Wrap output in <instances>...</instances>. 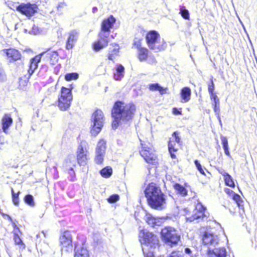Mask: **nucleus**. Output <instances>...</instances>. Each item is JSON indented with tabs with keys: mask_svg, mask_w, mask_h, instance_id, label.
<instances>
[{
	"mask_svg": "<svg viewBox=\"0 0 257 257\" xmlns=\"http://www.w3.org/2000/svg\"><path fill=\"white\" fill-rule=\"evenodd\" d=\"M137 111V107L133 102L126 103L123 101H115L111 110V115L113 118L112 128L115 130L122 121L124 123L131 122L134 119Z\"/></svg>",
	"mask_w": 257,
	"mask_h": 257,
	"instance_id": "f257e3e1",
	"label": "nucleus"
},
{
	"mask_svg": "<svg viewBox=\"0 0 257 257\" xmlns=\"http://www.w3.org/2000/svg\"><path fill=\"white\" fill-rule=\"evenodd\" d=\"M144 193L148 205L152 209L162 210L166 203V196L161 188L155 183H149Z\"/></svg>",
	"mask_w": 257,
	"mask_h": 257,
	"instance_id": "f03ea898",
	"label": "nucleus"
},
{
	"mask_svg": "<svg viewBox=\"0 0 257 257\" xmlns=\"http://www.w3.org/2000/svg\"><path fill=\"white\" fill-rule=\"evenodd\" d=\"M145 39L149 49L156 52L164 50L167 47L166 42L163 39L161 40V36L157 31H149L146 35Z\"/></svg>",
	"mask_w": 257,
	"mask_h": 257,
	"instance_id": "7ed1b4c3",
	"label": "nucleus"
},
{
	"mask_svg": "<svg viewBox=\"0 0 257 257\" xmlns=\"http://www.w3.org/2000/svg\"><path fill=\"white\" fill-rule=\"evenodd\" d=\"M72 89V85L69 88L65 86L61 88L57 101V106L61 111H66L70 108L73 100Z\"/></svg>",
	"mask_w": 257,
	"mask_h": 257,
	"instance_id": "20e7f679",
	"label": "nucleus"
},
{
	"mask_svg": "<svg viewBox=\"0 0 257 257\" xmlns=\"http://www.w3.org/2000/svg\"><path fill=\"white\" fill-rule=\"evenodd\" d=\"M91 121L92 124L90 132L92 136H96L101 131L103 126L104 115L100 109H96L92 114Z\"/></svg>",
	"mask_w": 257,
	"mask_h": 257,
	"instance_id": "39448f33",
	"label": "nucleus"
},
{
	"mask_svg": "<svg viewBox=\"0 0 257 257\" xmlns=\"http://www.w3.org/2000/svg\"><path fill=\"white\" fill-rule=\"evenodd\" d=\"M161 235L164 242L171 247L176 245L180 240L176 229L173 227H165L161 230Z\"/></svg>",
	"mask_w": 257,
	"mask_h": 257,
	"instance_id": "423d86ee",
	"label": "nucleus"
},
{
	"mask_svg": "<svg viewBox=\"0 0 257 257\" xmlns=\"http://www.w3.org/2000/svg\"><path fill=\"white\" fill-rule=\"evenodd\" d=\"M139 241L142 244L149 246L150 248H155L159 245V239L157 235L152 232L141 230L139 233Z\"/></svg>",
	"mask_w": 257,
	"mask_h": 257,
	"instance_id": "0eeeda50",
	"label": "nucleus"
},
{
	"mask_svg": "<svg viewBox=\"0 0 257 257\" xmlns=\"http://www.w3.org/2000/svg\"><path fill=\"white\" fill-rule=\"evenodd\" d=\"M207 208L200 203H197L193 211L192 214L190 215L187 209H184L187 220L192 222L199 219H203L207 218L208 216L206 213Z\"/></svg>",
	"mask_w": 257,
	"mask_h": 257,
	"instance_id": "6e6552de",
	"label": "nucleus"
},
{
	"mask_svg": "<svg viewBox=\"0 0 257 257\" xmlns=\"http://www.w3.org/2000/svg\"><path fill=\"white\" fill-rule=\"evenodd\" d=\"M141 149L139 153L146 162L152 165H157L158 164L157 156L152 149L142 141H141Z\"/></svg>",
	"mask_w": 257,
	"mask_h": 257,
	"instance_id": "1a4fd4ad",
	"label": "nucleus"
},
{
	"mask_svg": "<svg viewBox=\"0 0 257 257\" xmlns=\"http://www.w3.org/2000/svg\"><path fill=\"white\" fill-rule=\"evenodd\" d=\"M59 245L62 251L69 252L73 248L72 236L70 231H62L59 238Z\"/></svg>",
	"mask_w": 257,
	"mask_h": 257,
	"instance_id": "9d476101",
	"label": "nucleus"
},
{
	"mask_svg": "<svg viewBox=\"0 0 257 257\" xmlns=\"http://www.w3.org/2000/svg\"><path fill=\"white\" fill-rule=\"evenodd\" d=\"M109 43V36L103 32H99L98 39L91 44V48L94 52H99L106 48Z\"/></svg>",
	"mask_w": 257,
	"mask_h": 257,
	"instance_id": "9b49d317",
	"label": "nucleus"
},
{
	"mask_svg": "<svg viewBox=\"0 0 257 257\" xmlns=\"http://www.w3.org/2000/svg\"><path fill=\"white\" fill-rule=\"evenodd\" d=\"M76 161L80 166H85L87 165L89 159L88 151L82 145L78 146L76 152Z\"/></svg>",
	"mask_w": 257,
	"mask_h": 257,
	"instance_id": "f8f14e48",
	"label": "nucleus"
},
{
	"mask_svg": "<svg viewBox=\"0 0 257 257\" xmlns=\"http://www.w3.org/2000/svg\"><path fill=\"white\" fill-rule=\"evenodd\" d=\"M208 91L210 95V99L213 102V110L216 114L220 112L219 100L214 92L215 86L212 77L207 84Z\"/></svg>",
	"mask_w": 257,
	"mask_h": 257,
	"instance_id": "ddd939ff",
	"label": "nucleus"
},
{
	"mask_svg": "<svg viewBox=\"0 0 257 257\" xmlns=\"http://www.w3.org/2000/svg\"><path fill=\"white\" fill-rule=\"evenodd\" d=\"M3 52L10 63H14L22 60V55L20 51L15 48L4 49Z\"/></svg>",
	"mask_w": 257,
	"mask_h": 257,
	"instance_id": "4468645a",
	"label": "nucleus"
},
{
	"mask_svg": "<svg viewBox=\"0 0 257 257\" xmlns=\"http://www.w3.org/2000/svg\"><path fill=\"white\" fill-rule=\"evenodd\" d=\"M76 164L71 159H66L62 165V168L64 172L69 175V180L73 181L75 180L76 174L74 168L76 167Z\"/></svg>",
	"mask_w": 257,
	"mask_h": 257,
	"instance_id": "2eb2a0df",
	"label": "nucleus"
},
{
	"mask_svg": "<svg viewBox=\"0 0 257 257\" xmlns=\"http://www.w3.org/2000/svg\"><path fill=\"white\" fill-rule=\"evenodd\" d=\"M172 136L174 138V140H172L170 138L168 142V150L170 153L171 157L172 159H176V156L175 153L176 152L178 149L176 147V144L180 145L181 144V138L179 136V133L177 132H174Z\"/></svg>",
	"mask_w": 257,
	"mask_h": 257,
	"instance_id": "dca6fc26",
	"label": "nucleus"
},
{
	"mask_svg": "<svg viewBox=\"0 0 257 257\" xmlns=\"http://www.w3.org/2000/svg\"><path fill=\"white\" fill-rule=\"evenodd\" d=\"M37 7L30 3H22L16 7V10L27 17L32 16L36 12Z\"/></svg>",
	"mask_w": 257,
	"mask_h": 257,
	"instance_id": "f3484780",
	"label": "nucleus"
},
{
	"mask_svg": "<svg viewBox=\"0 0 257 257\" xmlns=\"http://www.w3.org/2000/svg\"><path fill=\"white\" fill-rule=\"evenodd\" d=\"M202 242L203 245L209 249L218 244V239L217 236L213 233L205 232L202 236Z\"/></svg>",
	"mask_w": 257,
	"mask_h": 257,
	"instance_id": "a211bd4d",
	"label": "nucleus"
},
{
	"mask_svg": "<svg viewBox=\"0 0 257 257\" xmlns=\"http://www.w3.org/2000/svg\"><path fill=\"white\" fill-rule=\"evenodd\" d=\"M138 50L137 57L140 62L147 61L150 57L149 50L141 46V41L135 42L134 44Z\"/></svg>",
	"mask_w": 257,
	"mask_h": 257,
	"instance_id": "6ab92c4d",
	"label": "nucleus"
},
{
	"mask_svg": "<svg viewBox=\"0 0 257 257\" xmlns=\"http://www.w3.org/2000/svg\"><path fill=\"white\" fill-rule=\"evenodd\" d=\"M79 37V32L76 30L70 31L65 43V48L67 50H72L75 46Z\"/></svg>",
	"mask_w": 257,
	"mask_h": 257,
	"instance_id": "aec40b11",
	"label": "nucleus"
},
{
	"mask_svg": "<svg viewBox=\"0 0 257 257\" xmlns=\"http://www.w3.org/2000/svg\"><path fill=\"white\" fill-rule=\"evenodd\" d=\"M46 52H42L30 59L28 69L27 70L28 74L32 75V74L35 72V70L38 67L39 63L41 61L42 56L45 54Z\"/></svg>",
	"mask_w": 257,
	"mask_h": 257,
	"instance_id": "412c9836",
	"label": "nucleus"
},
{
	"mask_svg": "<svg viewBox=\"0 0 257 257\" xmlns=\"http://www.w3.org/2000/svg\"><path fill=\"white\" fill-rule=\"evenodd\" d=\"M115 22L116 20L112 15L104 19L101 24L100 32H103L106 35L108 34V36H110V30Z\"/></svg>",
	"mask_w": 257,
	"mask_h": 257,
	"instance_id": "4be33fe9",
	"label": "nucleus"
},
{
	"mask_svg": "<svg viewBox=\"0 0 257 257\" xmlns=\"http://www.w3.org/2000/svg\"><path fill=\"white\" fill-rule=\"evenodd\" d=\"M120 52V46L117 43H112L110 44V47L109 48L107 55V59L114 62L116 57L119 56Z\"/></svg>",
	"mask_w": 257,
	"mask_h": 257,
	"instance_id": "5701e85b",
	"label": "nucleus"
},
{
	"mask_svg": "<svg viewBox=\"0 0 257 257\" xmlns=\"http://www.w3.org/2000/svg\"><path fill=\"white\" fill-rule=\"evenodd\" d=\"M13 119L10 114H5L1 120V125L3 132L7 134L9 128L12 125Z\"/></svg>",
	"mask_w": 257,
	"mask_h": 257,
	"instance_id": "b1692460",
	"label": "nucleus"
},
{
	"mask_svg": "<svg viewBox=\"0 0 257 257\" xmlns=\"http://www.w3.org/2000/svg\"><path fill=\"white\" fill-rule=\"evenodd\" d=\"M207 254L208 257H226V251L224 247H219L215 250L208 249Z\"/></svg>",
	"mask_w": 257,
	"mask_h": 257,
	"instance_id": "393cba45",
	"label": "nucleus"
},
{
	"mask_svg": "<svg viewBox=\"0 0 257 257\" xmlns=\"http://www.w3.org/2000/svg\"><path fill=\"white\" fill-rule=\"evenodd\" d=\"M13 239L15 244L19 246V249L20 250H23L25 249L26 246L20 237V235L21 234H20V232L17 230L14 229L13 231Z\"/></svg>",
	"mask_w": 257,
	"mask_h": 257,
	"instance_id": "a878e982",
	"label": "nucleus"
},
{
	"mask_svg": "<svg viewBox=\"0 0 257 257\" xmlns=\"http://www.w3.org/2000/svg\"><path fill=\"white\" fill-rule=\"evenodd\" d=\"M73 257H91V252L86 246L75 249Z\"/></svg>",
	"mask_w": 257,
	"mask_h": 257,
	"instance_id": "bb28decb",
	"label": "nucleus"
},
{
	"mask_svg": "<svg viewBox=\"0 0 257 257\" xmlns=\"http://www.w3.org/2000/svg\"><path fill=\"white\" fill-rule=\"evenodd\" d=\"M58 53L56 51H53L47 54V63L48 65L53 66L58 62Z\"/></svg>",
	"mask_w": 257,
	"mask_h": 257,
	"instance_id": "cd10ccee",
	"label": "nucleus"
},
{
	"mask_svg": "<svg viewBox=\"0 0 257 257\" xmlns=\"http://www.w3.org/2000/svg\"><path fill=\"white\" fill-rule=\"evenodd\" d=\"M180 97L182 102H187L190 100L191 90L189 87H183L180 91Z\"/></svg>",
	"mask_w": 257,
	"mask_h": 257,
	"instance_id": "c85d7f7f",
	"label": "nucleus"
},
{
	"mask_svg": "<svg viewBox=\"0 0 257 257\" xmlns=\"http://www.w3.org/2000/svg\"><path fill=\"white\" fill-rule=\"evenodd\" d=\"M148 88L150 91H158L161 95L168 93V88L163 87L158 83L150 84Z\"/></svg>",
	"mask_w": 257,
	"mask_h": 257,
	"instance_id": "c756f323",
	"label": "nucleus"
},
{
	"mask_svg": "<svg viewBox=\"0 0 257 257\" xmlns=\"http://www.w3.org/2000/svg\"><path fill=\"white\" fill-rule=\"evenodd\" d=\"M124 75V68L121 64H118L113 72V78L115 80H121Z\"/></svg>",
	"mask_w": 257,
	"mask_h": 257,
	"instance_id": "7c9ffc66",
	"label": "nucleus"
},
{
	"mask_svg": "<svg viewBox=\"0 0 257 257\" xmlns=\"http://www.w3.org/2000/svg\"><path fill=\"white\" fill-rule=\"evenodd\" d=\"M31 76L28 74V75H25L20 78L18 87L20 89L24 90L27 89Z\"/></svg>",
	"mask_w": 257,
	"mask_h": 257,
	"instance_id": "2f4dec72",
	"label": "nucleus"
},
{
	"mask_svg": "<svg viewBox=\"0 0 257 257\" xmlns=\"http://www.w3.org/2000/svg\"><path fill=\"white\" fill-rule=\"evenodd\" d=\"M173 188L179 195L182 196L187 195L188 191L183 185L176 183L173 185Z\"/></svg>",
	"mask_w": 257,
	"mask_h": 257,
	"instance_id": "473e14b6",
	"label": "nucleus"
},
{
	"mask_svg": "<svg viewBox=\"0 0 257 257\" xmlns=\"http://www.w3.org/2000/svg\"><path fill=\"white\" fill-rule=\"evenodd\" d=\"M222 175L223 176L225 185L231 188H234L235 185L232 177L227 173H223Z\"/></svg>",
	"mask_w": 257,
	"mask_h": 257,
	"instance_id": "72a5a7b5",
	"label": "nucleus"
},
{
	"mask_svg": "<svg viewBox=\"0 0 257 257\" xmlns=\"http://www.w3.org/2000/svg\"><path fill=\"white\" fill-rule=\"evenodd\" d=\"M106 148V142L103 139H100L97 143L96 148V152L105 153Z\"/></svg>",
	"mask_w": 257,
	"mask_h": 257,
	"instance_id": "f704fd0d",
	"label": "nucleus"
},
{
	"mask_svg": "<svg viewBox=\"0 0 257 257\" xmlns=\"http://www.w3.org/2000/svg\"><path fill=\"white\" fill-rule=\"evenodd\" d=\"M221 141V144L222 145L225 154L228 156L230 157V153L229 151V146L228 144V140L224 136H221L220 137Z\"/></svg>",
	"mask_w": 257,
	"mask_h": 257,
	"instance_id": "c9c22d12",
	"label": "nucleus"
},
{
	"mask_svg": "<svg viewBox=\"0 0 257 257\" xmlns=\"http://www.w3.org/2000/svg\"><path fill=\"white\" fill-rule=\"evenodd\" d=\"M100 174L103 178H109L112 174V169L109 166L105 167L100 171Z\"/></svg>",
	"mask_w": 257,
	"mask_h": 257,
	"instance_id": "e433bc0d",
	"label": "nucleus"
},
{
	"mask_svg": "<svg viewBox=\"0 0 257 257\" xmlns=\"http://www.w3.org/2000/svg\"><path fill=\"white\" fill-rule=\"evenodd\" d=\"M11 193H12V202L13 204L17 206H19L20 204V198L19 195L21 194L20 191H18L17 193L14 192V190L13 188L11 189Z\"/></svg>",
	"mask_w": 257,
	"mask_h": 257,
	"instance_id": "4c0bfd02",
	"label": "nucleus"
},
{
	"mask_svg": "<svg viewBox=\"0 0 257 257\" xmlns=\"http://www.w3.org/2000/svg\"><path fill=\"white\" fill-rule=\"evenodd\" d=\"M105 154L104 153L96 152L94 161L96 164L101 165L103 163Z\"/></svg>",
	"mask_w": 257,
	"mask_h": 257,
	"instance_id": "58836bf2",
	"label": "nucleus"
},
{
	"mask_svg": "<svg viewBox=\"0 0 257 257\" xmlns=\"http://www.w3.org/2000/svg\"><path fill=\"white\" fill-rule=\"evenodd\" d=\"M232 199L235 202L239 208H243V201L241 197L237 194H233L232 197Z\"/></svg>",
	"mask_w": 257,
	"mask_h": 257,
	"instance_id": "ea45409f",
	"label": "nucleus"
},
{
	"mask_svg": "<svg viewBox=\"0 0 257 257\" xmlns=\"http://www.w3.org/2000/svg\"><path fill=\"white\" fill-rule=\"evenodd\" d=\"M78 74L76 72L68 73L65 75L64 78L67 81L76 80L78 78Z\"/></svg>",
	"mask_w": 257,
	"mask_h": 257,
	"instance_id": "a19ab883",
	"label": "nucleus"
},
{
	"mask_svg": "<svg viewBox=\"0 0 257 257\" xmlns=\"http://www.w3.org/2000/svg\"><path fill=\"white\" fill-rule=\"evenodd\" d=\"M24 201L27 204L30 206H34L35 205L34 198L31 194L25 195L24 198Z\"/></svg>",
	"mask_w": 257,
	"mask_h": 257,
	"instance_id": "79ce46f5",
	"label": "nucleus"
},
{
	"mask_svg": "<svg viewBox=\"0 0 257 257\" xmlns=\"http://www.w3.org/2000/svg\"><path fill=\"white\" fill-rule=\"evenodd\" d=\"M146 221L149 225L152 227L155 226L156 224V219L151 214L147 215Z\"/></svg>",
	"mask_w": 257,
	"mask_h": 257,
	"instance_id": "37998d69",
	"label": "nucleus"
},
{
	"mask_svg": "<svg viewBox=\"0 0 257 257\" xmlns=\"http://www.w3.org/2000/svg\"><path fill=\"white\" fill-rule=\"evenodd\" d=\"M180 14L182 17L185 20H189L190 18V15L188 10L185 9L184 7H182L180 9Z\"/></svg>",
	"mask_w": 257,
	"mask_h": 257,
	"instance_id": "c03bdc74",
	"label": "nucleus"
},
{
	"mask_svg": "<svg viewBox=\"0 0 257 257\" xmlns=\"http://www.w3.org/2000/svg\"><path fill=\"white\" fill-rule=\"evenodd\" d=\"M119 200V196L118 194H113L110 195L107 200L109 203H114Z\"/></svg>",
	"mask_w": 257,
	"mask_h": 257,
	"instance_id": "a18cd8bd",
	"label": "nucleus"
},
{
	"mask_svg": "<svg viewBox=\"0 0 257 257\" xmlns=\"http://www.w3.org/2000/svg\"><path fill=\"white\" fill-rule=\"evenodd\" d=\"M194 163H195V165L197 170L199 171V172L202 175H205V173L204 172V170L203 169V168L202 167V166H201V164L200 163V162H199V161H198L197 160H195L194 161Z\"/></svg>",
	"mask_w": 257,
	"mask_h": 257,
	"instance_id": "49530a36",
	"label": "nucleus"
},
{
	"mask_svg": "<svg viewBox=\"0 0 257 257\" xmlns=\"http://www.w3.org/2000/svg\"><path fill=\"white\" fill-rule=\"evenodd\" d=\"M5 216L7 217V218H8V219L11 221V222L12 223V226L14 228V229H16L18 231H19L20 232V234H22V232L21 231L20 229H19V228L18 227V226L17 225V224H16V223L15 222H14V221L13 220L12 218H11V217L9 215H5Z\"/></svg>",
	"mask_w": 257,
	"mask_h": 257,
	"instance_id": "de8ad7c7",
	"label": "nucleus"
},
{
	"mask_svg": "<svg viewBox=\"0 0 257 257\" xmlns=\"http://www.w3.org/2000/svg\"><path fill=\"white\" fill-rule=\"evenodd\" d=\"M168 257H184V256L180 251L174 250L170 253Z\"/></svg>",
	"mask_w": 257,
	"mask_h": 257,
	"instance_id": "09e8293b",
	"label": "nucleus"
},
{
	"mask_svg": "<svg viewBox=\"0 0 257 257\" xmlns=\"http://www.w3.org/2000/svg\"><path fill=\"white\" fill-rule=\"evenodd\" d=\"M6 78V74L3 68L0 66V82L5 81Z\"/></svg>",
	"mask_w": 257,
	"mask_h": 257,
	"instance_id": "8fccbe9b",
	"label": "nucleus"
},
{
	"mask_svg": "<svg viewBox=\"0 0 257 257\" xmlns=\"http://www.w3.org/2000/svg\"><path fill=\"white\" fill-rule=\"evenodd\" d=\"M142 250L145 257H154V255L152 251L147 252L145 250V248L143 247L142 248Z\"/></svg>",
	"mask_w": 257,
	"mask_h": 257,
	"instance_id": "3c124183",
	"label": "nucleus"
},
{
	"mask_svg": "<svg viewBox=\"0 0 257 257\" xmlns=\"http://www.w3.org/2000/svg\"><path fill=\"white\" fill-rule=\"evenodd\" d=\"M181 108H180L179 109L177 108L176 107H174L172 109V113L174 115H181L182 114Z\"/></svg>",
	"mask_w": 257,
	"mask_h": 257,
	"instance_id": "603ef678",
	"label": "nucleus"
},
{
	"mask_svg": "<svg viewBox=\"0 0 257 257\" xmlns=\"http://www.w3.org/2000/svg\"><path fill=\"white\" fill-rule=\"evenodd\" d=\"M225 193L229 196H231L232 197V196H233V194H235L232 190H230L228 188H226L224 190Z\"/></svg>",
	"mask_w": 257,
	"mask_h": 257,
	"instance_id": "864d4df0",
	"label": "nucleus"
},
{
	"mask_svg": "<svg viewBox=\"0 0 257 257\" xmlns=\"http://www.w3.org/2000/svg\"><path fill=\"white\" fill-rule=\"evenodd\" d=\"M185 251L186 253L189 254H190L191 252V249L187 247L185 249Z\"/></svg>",
	"mask_w": 257,
	"mask_h": 257,
	"instance_id": "5fc2aeb1",
	"label": "nucleus"
},
{
	"mask_svg": "<svg viewBox=\"0 0 257 257\" xmlns=\"http://www.w3.org/2000/svg\"><path fill=\"white\" fill-rule=\"evenodd\" d=\"M151 62L152 63H155L156 62V59L154 56L152 57Z\"/></svg>",
	"mask_w": 257,
	"mask_h": 257,
	"instance_id": "6e6d98bb",
	"label": "nucleus"
},
{
	"mask_svg": "<svg viewBox=\"0 0 257 257\" xmlns=\"http://www.w3.org/2000/svg\"><path fill=\"white\" fill-rule=\"evenodd\" d=\"M97 10V9L96 7H94L93 8V13H95L96 11Z\"/></svg>",
	"mask_w": 257,
	"mask_h": 257,
	"instance_id": "4d7b16f0",
	"label": "nucleus"
},
{
	"mask_svg": "<svg viewBox=\"0 0 257 257\" xmlns=\"http://www.w3.org/2000/svg\"><path fill=\"white\" fill-rule=\"evenodd\" d=\"M50 49H48L46 51L50 50Z\"/></svg>",
	"mask_w": 257,
	"mask_h": 257,
	"instance_id": "13d9d810",
	"label": "nucleus"
}]
</instances>
